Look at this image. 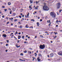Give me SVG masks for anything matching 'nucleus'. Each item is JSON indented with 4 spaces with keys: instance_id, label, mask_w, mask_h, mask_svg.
Listing matches in <instances>:
<instances>
[{
    "instance_id": "f8f14e48",
    "label": "nucleus",
    "mask_w": 62,
    "mask_h": 62,
    "mask_svg": "<svg viewBox=\"0 0 62 62\" xmlns=\"http://www.w3.org/2000/svg\"><path fill=\"white\" fill-rule=\"evenodd\" d=\"M25 27H26V28H28L29 27L28 26V25H27L25 26Z\"/></svg>"
},
{
    "instance_id": "69168bd1",
    "label": "nucleus",
    "mask_w": 62,
    "mask_h": 62,
    "mask_svg": "<svg viewBox=\"0 0 62 62\" xmlns=\"http://www.w3.org/2000/svg\"><path fill=\"white\" fill-rule=\"evenodd\" d=\"M22 17H24V15L22 16Z\"/></svg>"
},
{
    "instance_id": "a19ab883",
    "label": "nucleus",
    "mask_w": 62,
    "mask_h": 62,
    "mask_svg": "<svg viewBox=\"0 0 62 62\" xmlns=\"http://www.w3.org/2000/svg\"><path fill=\"white\" fill-rule=\"evenodd\" d=\"M2 17L3 18H4V16H2Z\"/></svg>"
},
{
    "instance_id": "e433bc0d",
    "label": "nucleus",
    "mask_w": 62,
    "mask_h": 62,
    "mask_svg": "<svg viewBox=\"0 0 62 62\" xmlns=\"http://www.w3.org/2000/svg\"><path fill=\"white\" fill-rule=\"evenodd\" d=\"M56 37H57V36H56L55 37H54V39H55V38H56Z\"/></svg>"
},
{
    "instance_id": "9b49d317",
    "label": "nucleus",
    "mask_w": 62,
    "mask_h": 62,
    "mask_svg": "<svg viewBox=\"0 0 62 62\" xmlns=\"http://www.w3.org/2000/svg\"><path fill=\"white\" fill-rule=\"evenodd\" d=\"M8 4L9 6H10V5H11V3L10 2H9L8 3Z\"/></svg>"
},
{
    "instance_id": "f3484780",
    "label": "nucleus",
    "mask_w": 62,
    "mask_h": 62,
    "mask_svg": "<svg viewBox=\"0 0 62 62\" xmlns=\"http://www.w3.org/2000/svg\"><path fill=\"white\" fill-rule=\"evenodd\" d=\"M23 53H27V51L26 50H25V51L23 52Z\"/></svg>"
},
{
    "instance_id": "338daca9",
    "label": "nucleus",
    "mask_w": 62,
    "mask_h": 62,
    "mask_svg": "<svg viewBox=\"0 0 62 62\" xmlns=\"http://www.w3.org/2000/svg\"><path fill=\"white\" fill-rule=\"evenodd\" d=\"M31 28H33V26H31Z\"/></svg>"
},
{
    "instance_id": "a18cd8bd",
    "label": "nucleus",
    "mask_w": 62,
    "mask_h": 62,
    "mask_svg": "<svg viewBox=\"0 0 62 62\" xmlns=\"http://www.w3.org/2000/svg\"><path fill=\"white\" fill-rule=\"evenodd\" d=\"M26 37H28V35H26Z\"/></svg>"
},
{
    "instance_id": "58836bf2",
    "label": "nucleus",
    "mask_w": 62,
    "mask_h": 62,
    "mask_svg": "<svg viewBox=\"0 0 62 62\" xmlns=\"http://www.w3.org/2000/svg\"><path fill=\"white\" fill-rule=\"evenodd\" d=\"M16 34H18V32H17V31H16Z\"/></svg>"
},
{
    "instance_id": "e2e57ef3",
    "label": "nucleus",
    "mask_w": 62,
    "mask_h": 62,
    "mask_svg": "<svg viewBox=\"0 0 62 62\" xmlns=\"http://www.w3.org/2000/svg\"><path fill=\"white\" fill-rule=\"evenodd\" d=\"M11 25H13V24L12 23L11 24Z\"/></svg>"
},
{
    "instance_id": "bf43d9fd",
    "label": "nucleus",
    "mask_w": 62,
    "mask_h": 62,
    "mask_svg": "<svg viewBox=\"0 0 62 62\" xmlns=\"http://www.w3.org/2000/svg\"><path fill=\"white\" fill-rule=\"evenodd\" d=\"M18 39H20V37H18Z\"/></svg>"
},
{
    "instance_id": "3c124183",
    "label": "nucleus",
    "mask_w": 62,
    "mask_h": 62,
    "mask_svg": "<svg viewBox=\"0 0 62 62\" xmlns=\"http://www.w3.org/2000/svg\"><path fill=\"white\" fill-rule=\"evenodd\" d=\"M45 33H48V32H47L46 31Z\"/></svg>"
},
{
    "instance_id": "774afa93",
    "label": "nucleus",
    "mask_w": 62,
    "mask_h": 62,
    "mask_svg": "<svg viewBox=\"0 0 62 62\" xmlns=\"http://www.w3.org/2000/svg\"><path fill=\"white\" fill-rule=\"evenodd\" d=\"M60 31V32H62V30Z\"/></svg>"
},
{
    "instance_id": "1a4fd4ad",
    "label": "nucleus",
    "mask_w": 62,
    "mask_h": 62,
    "mask_svg": "<svg viewBox=\"0 0 62 62\" xmlns=\"http://www.w3.org/2000/svg\"><path fill=\"white\" fill-rule=\"evenodd\" d=\"M3 36L5 38H6V34H3Z\"/></svg>"
},
{
    "instance_id": "c9c22d12",
    "label": "nucleus",
    "mask_w": 62,
    "mask_h": 62,
    "mask_svg": "<svg viewBox=\"0 0 62 62\" xmlns=\"http://www.w3.org/2000/svg\"><path fill=\"white\" fill-rule=\"evenodd\" d=\"M6 46H8V44H6Z\"/></svg>"
},
{
    "instance_id": "6ab92c4d",
    "label": "nucleus",
    "mask_w": 62,
    "mask_h": 62,
    "mask_svg": "<svg viewBox=\"0 0 62 62\" xmlns=\"http://www.w3.org/2000/svg\"><path fill=\"white\" fill-rule=\"evenodd\" d=\"M30 2L31 4H32V3H33V1H30Z\"/></svg>"
},
{
    "instance_id": "864d4df0",
    "label": "nucleus",
    "mask_w": 62,
    "mask_h": 62,
    "mask_svg": "<svg viewBox=\"0 0 62 62\" xmlns=\"http://www.w3.org/2000/svg\"><path fill=\"white\" fill-rule=\"evenodd\" d=\"M20 15H23V14H22V13H21V14H20Z\"/></svg>"
},
{
    "instance_id": "423d86ee",
    "label": "nucleus",
    "mask_w": 62,
    "mask_h": 62,
    "mask_svg": "<svg viewBox=\"0 0 62 62\" xmlns=\"http://www.w3.org/2000/svg\"><path fill=\"white\" fill-rule=\"evenodd\" d=\"M37 60H38V61L39 62L40 61V59H39V57H38V58L37 59Z\"/></svg>"
},
{
    "instance_id": "473e14b6",
    "label": "nucleus",
    "mask_w": 62,
    "mask_h": 62,
    "mask_svg": "<svg viewBox=\"0 0 62 62\" xmlns=\"http://www.w3.org/2000/svg\"><path fill=\"white\" fill-rule=\"evenodd\" d=\"M19 17L20 18H22V16H19Z\"/></svg>"
},
{
    "instance_id": "9d476101",
    "label": "nucleus",
    "mask_w": 62,
    "mask_h": 62,
    "mask_svg": "<svg viewBox=\"0 0 62 62\" xmlns=\"http://www.w3.org/2000/svg\"><path fill=\"white\" fill-rule=\"evenodd\" d=\"M47 23H50V20H47Z\"/></svg>"
},
{
    "instance_id": "09e8293b",
    "label": "nucleus",
    "mask_w": 62,
    "mask_h": 62,
    "mask_svg": "<svg viewBox=\"0 0 62 62\" xmlns=\"http://www.w3.org/2000/svg\"><path fill=\"white\" fill-rule=\"evenodd\" d=\"M39 18H40V17H38V19H39Z\"/></svg>"
},
{
    "instance_id": "4c0bfd02",
    "label": "nucleus",
    "mask_w": 62,
    "mask_h": 62,
    "mask_svg": "<svg viewBox=\"0 0 62 62\" xmlns=\"http://www.w3.org/2000/svg\"><path fill=\"white\" fill-rule=\"evenodd\" d=\"M22 20H23V21H24V18H22Z\"/></svg>"
},
{
    "instance_id": "603ef678",
    "label": "nucleus",
    "mask_w": 62,
    "mask_h": 62,
    "mask_svg": "<svg viewBox=\"0 0 62 62\" xmlns=\"http://www.w3.org/2000/svg\"><path fill=\"white\" fill-rule=\"evenodd\" d=\"M6 52H8V50H6Z\"/></svg>"
},
{
    "instance_id": "de8ad7c7",
    "label": "nucleus",
    "mask_w": 62,
    "mask_h": 62,
    "mask_svg": "<svg viewBox=\"0 0 62 62\" xmlns=\"http://www.w3.org/2000/svg\"><path fill=\"white\" fill-rule=\"evenodd\" d=\"M0 43L1 44H3V43L2 42H0Z\"/></svg>"
},
{
    "instance_id": "0eeeda50",
    "label": "nucleus",
    "mask_w": 62,
    "mask_h": 62,
    "mask_svg": "<svg viewBox=\"0 0 62 62\" xmlns=\"http://www.w3.org/2000/svg\"><path fill=\"white\" fill-rule=\"evenodd\" d=\"M50 57H53V56H54V54L53 53H51L50 54Z\"/></svg>"
},
{
    "instance_id": "7ed1b4c3",
    "label": "nucleus",
    "mask_w": 62,
    "mask_h": 62,
    "mask_svg": "<svg viewBox=\"0 0 62 62\" xmlns=\"http://www.w3.org/2000/svg\"><path fill=\"white\" fill-rule=\"evenodd\" d=\"M45 47V45H44V44L43 45H40L39 46V48L40 49H43Z\"/></svg>"
},
{
    "instance_id": "393cba45",
    "label": "nucleus",
    "mask_w": 62,
    "mask_h": 62,
    "mask_svg": "<svg viewBox=\"0 0 62 62\" xmlns=\"http://www.w3.org/2000/svg\"><path fill=\"white\" fill-rule=\"evenodd\" d=\"M38 26H39V23H37Z\"/></svg>"
},
{
    "instance_id": "4be33fe9",
    "label": "nucleus",
    "mask_w": 62,
    "mask_h": 62,
    "mask_svg": "<svg viewBox=\"0 0 62 62\" xmlns=\"http://www.w3.org/2000/svg\"><path fill=\"white\" fill-rule=\"evenodd\" d=\"M58 20H57L56 22V23H58Z\"/></svg>"
},
{
    "instance_id": "aec40b11",
    "label": "nucleus",
    "mask_w": 62,
    "mask_h": 62,
    "mask_svg": "<svg viewBox=\"0 0 62 62\" xmlns=\"http://www.w3.org/2000/svg\"><path fill=\"white\" fill-rule=\"evenodd\" d=\"M4 10L5 11V12L7 11V9H5Z\"/></svg>"
},
{
    "instance_id": "2eb2a0df",
    "label": "nucleus",
    "mask_w": 62,
    "mask_h": 62,
    "mask_svg": "<svg viewBox=\"0 0 62 62\" xmlns=\"http://www.w3.org/2000/svg\"><path fill=\"white\" fill-rule=\"evenodd\" d=\"M2 8H5V6H2Z\"/></svg>"
},
{
    "instance_id": "2f4dec72",
    "label": "nucleus",
    "mask_w": 62,
    "mask_h": 62,
    "mask_svg": "<svg viewBox=\"0 0 62 62\" xmlns=\"http://www.w3.org/2000/svg\"><path fill=\"white\" fill-rule=\"evenodd\" d=\"M18 37H20V38H21V36L19 35L18 36Z\"/></svg>"
},
{
    "instance_id": "c85d7f7f",
    "label": "nucleus",
    "mask_w": 62,
    "mask_h": 62,
    "mask_svg": "<svg viewBox=\"0 0 62 62\" xmlns=\"http://www.w3.org/2000/svg\"><path fill=\"white\" fill-rule=\"evenodd\" d=\"M40 36L41 38H43V36L42 35H40Z\"/></svg>"
},
{
    "instance_id": "39448f33",
    "label": "nucleus",
    "mask_w": 62,
    "mask_h": 62,
    "mask_svg": "<svg viewBox=\"0 0 62 62\" xmlns=\"http://www.w3.org/2000/svg\"><path fill=\"white\" fill-rule=\"evenodd\" d=\"M58 54L59 55H62V51H60L58 52Z\"/></svg>"
},
{
    "instance_id": "ea45409f",
    "label": "nucleus",
    "mask_w": 62,
    "mask_h": 62,
    "mask_svg": "<svg viewBox=\"0 0 62 62\" xmlns=\"http://www.w3.org/2000/svg\"><path fill=\"white\" fill-rule=\"evenodd\" d=\"M16 47H17V48H19V47H18V45H16Z\"/></svg>"
},
{
    "instance_id": "79ce46f5",
    "label": "nucleus",
    "mask_w": 62,
    "mask_h": 62,
    "mask_svg": "<svg viewBox=\"0 0 62 62\" xmlns=\"http://www.w3.org/2000/svg\"><path fill=\"white\" fill-rule=\"evenodd\" d=\"M35 9H38V8L37 7L36 8V7H35Z\"/></svg>"
},
{
    "instance_id": "4468645a",
    "label": "nucleus",
    "mask_w": 62,
    "mask_h": 62,
    "mask_svg": "<svg viewBox=\"0 0 62 62\" xmlns=\"http://www.w3.org/2000/svg\"><path fill=\"white\" fill-rule=\"evenodd\" d=\"M15 15H16V14H15V13H13V16H15Z\"/></svg>"
},
{
    "instance_id": "f03ea898",
    "label": "nucleus",
    "mask_w": 62,
    "mask_h": 62,
    "mask_svg": "<svg viewBox=\"0 0 62 62\" xmlns=\"http://www.w3.org/2000/svg\"><path fill=\"white\" fill-rule=\"evenodd\" d=\"M50 15L52 17V18H55L56 16V14L54 12H50Z\"/></svg>"
},
{
    "instance_id": "0e129e2a",
    "label": "nucleus",
    "mask_w": 62,
    "mask_h": 62,
    "mask_svg": "<svg viewBox=\"0 0 62 62\" xmlns=\"http://www.w3.org/2000/svg\"><path fill=\"white\" fill-rule=\"evenodd\" d=\"M50 42H51V43H53V41H51Z\"/></svg>"
},
{
    "instance_id": "20e7f679",
    "label": "nucleus",
    "mask_w": 62,
    "mask_h": 62,
    "mask_svg": "<svg viewBox=\"0 0 62 62\" xmlns=\"http://www.w3.org/2000/svg\"><path fill=\"white\" fill-rule=\"evenodd\" d=\"M60 3H58L57 5V8H60Z\"/></svg>"
},
{
    "instance_id": "37998d69",
    "label": "nucleus",
    "mask_w": 62,
    "mask_h": 62,
    "mask_svg": "<svg viewBox=\"0 0 62 62\" xmlns=\"http://www.w3.org/2000/svg\"><path fill=\"white\" fill-rule=\"evenodd\" d=\"M10 14H11V11H10Z\"/></svg>"
},
{
    "instance_id": "dca6fc26",
    "label": "nucleus",
    "mask_w": 62,
    "mask_h": 62,
    "mask_svg": "<svg viewBox=\"0 0 62 62\" xmlns=\"http://www.w3.org/2000/svg\"><path fill=\"white\" fill-rule=\"evenodd\" d=\"M31 21H33V22H34V21H35V20H34L33 19H32L31 20Z\"/></svg>"
},
{
    "instance_id": "4d7b16f0",
    "label": "nucleus",
    "mask_w": 62,
    "mask_h": 62,
    "mask_svg": "<svg viewBox=\"0 0 62 62\" xmlns=\"http://www.w3.org/2000/svg\"><path fill=\"white\" fill-rule=\"evenodd\" d=\"M26 43V42L25 41L24 42V43Z\"/></svg>"
},
{
    "instance_id": "f704fd0d",
    "label": "nucleus",
    "mask_w": 62,
    "mask_h": 62,
    "mask_svg": "<svg viewBox=\"0 0 62 62\" xmlns=\"http://www.w3.org/2000/svg\"><path fill=\"white\" fill-rule=\"evenodd\" d=\"M20 42V40H18V41H17V43H19Z\"/></svg>"
},
{
    "instance_id": "7c9ffc66",
    "label": "nucleus",
    "mask_w": 62,
    "mask_h": 62,
    "mask_svg": "<svg viewBox=\"0 0 62 62\" xmlns=\"http://www.w3.org/2000/svg\"><path fill=\"white\" fill-rule=\"evenodd\" d=\"M39 56H41V55L40 54H39Z\"/></svg>"
},
{
    "instance_id": "a211bd4d",
    "label": "nucleus",
    "mask_w": 62,
    "mask_h": 62,
    "mask_svg": "<svg viewBox=\"0 0 62 62\" xmlns=\"http://www.w3.org/2000/svg\"><path fill=\"white\" fill-rule=\"evenodd\" d=\"M34 54H35V56H36L37 55V54H36V53H35Z\"/></svg>"
},
{
    "instance_id": "72a5a7b5",
    "label": "nucleus",
    "mask_w": 62,
    "mask_h": 62,
    "mask_svg": "<svg viewBox=\"0 0 62 62\" xmlns=\"http://www.w3.org/2000/svg\"><path fill=\"white\" fill-rule=\"evenodd\" d=\"M7 41L8 43V42H9V41H8V40H7Z\"/></svg>"
},
{
    "instance_id": "49530a36",
    "label": "nucleus",
    "mask_w": 62,
    "mask_h": 62,
    "mask_svg": "<svg viewBox=\"0 0 62 62\" xmlns=\"http://www.w3.org/2000/svg\"><path fill=\"white\" fill-rule=\"evenodd\" d=\"M29 8H31V6H30L29 7Z\"/></svg>"
},
{
    "instance_id": "b1692460",
    "label": "nucleus",
    "mask_w": 62,
    "mask_h": 62,
    "mask_svg": "<svg viewBox=\"0 0 62 62\" xmlns=\"http://www.w3.org/2000/svg\"><path fill=\"white\" fill-rule=\"evenodd\" d=\"M62 11V9H61L60 10H59V12H60V13Z\"/></svg>"
},
{
    "instance_id": "052dcab7",
    "label": "nucleus",
    "mask_w": 62,
    "mask_h": 62,
    "mask_svg": "<svg viewBox=\"0 0 62 62\" xmlns=\"http://www.w3.org/2000/svg\"><path fill=\"white\" fill-rule=\"evenodd\" d=\"M55 32H54V34H55V35H56V33H55Z\"/></svg>"
},
{
    "instance_id": "cd10ccee",
    "label": "nucleus",
    "mask_w": 62,
    "mask_h": 62,
    "mask_svg": "<svg viewBox=\"0 0 62 62\" xmlns=\"http://www.w3.org/2000/svg\"><path fill=\"white\" fill-rule=\"evenodd\" d=\"M29 49L30 50H32V48H29Z\"/></svg>"
},
{
    "instance_id": "6e6552de",
    "label": "nucleus",
    "mask_w": 62,
    "mask_h": 62,
    "mask_svg": "<svg viewBox=\"0 0 62 62\" xmlns=\"http://www.w3.org/2000/svg\"><path fill=\"white\" fill-rule=\"evenodd\" d=\"M29 16V14H28L27 15H25V17L26 18H28Z\"/></svg>"
},
{
    "instance_id": "412c9836",
    "label": "nucleus",
    "mask_w": 62,
    "mask_h": 62,
    "mask_svg": "<svg viewBox=\"0 0 62 62\" xmlns=\"http://www.w3.org/2000/svg\"><path fill=\"white\" fill-rule=\"evenodd\" d=\"M36 4H37L38 3H39V1H38V2H37V1H36Z\"/></svg>"
},
{
    "instance_id": "c756f323",
    "label": "nucleus",
    "mask_w": 62,
    "mask_h": 62,
    "mask_svg": "<svg viewBox=\"0 0 62 62\" xmlns=\"http://www.w3.org/2000/svg\"><path fill=\"white\" fill-rule=\"evenodd\" d=\"M40 22H42V19H40Z\"/></svg>"
},
{
    "instance_id": "13d9d810",
    "label": "nucleus",
    "mask_w": 62,
    "mask_h": 62,
    "mask_svg": "<svg viewBox=\"0 0 62 62\" xmlns=\"http://www.w3.org/2000/svg\"><path fill=\"white\" fill-rule=\"evenodd\" d=\"M28 39H30V37H28Z\"/></svg>"
},
{
    "instance_id": "5701e85b",
    "label": "nucleus",
    "mask_w": 62,
    "mask_h": 62,
    "mask_svg": "<svg viewBox=\"0 0 62 62\" xmlns=\"http://www.w3.org/2000/svg\"><path fill=\"white\" fill-rule=\"evenodd\" d=\"M24 36H23L22 37V38H23V39H24Z\"/></svg>"
},
{
    "instance_id": "680f3d73",
    "label": "nucleus",
    "mask_w": 62,
    "mask_h": 62,
    "mask_svg": "<svg viewBox=\"0 0 62 62\" xmlns=\"http://www.w3.org/2000/svg\"><path fill=\"white\" fill-rule=\"evenodd\" d=\"M47 56L48 57H49V55H47Z\"/></svg>"
},
{
    "instance_id": "5fc2aeb1",
    "label": "nucleus",
    "mask_w": 62,
    "mask_h": 62,
    "mask_svg": "<svg viewBox=\"0 0 62 62\" xmlns=\"http://www.w3.org/2000/svg\"><path fill=\"white\" fill-rule=\"evenodd\" d=\"M56 27H58V25H56Z\"/></svg>"
},
{
    "instance_id": "f257e3e1",
    "label": "nucleus",
    "mask_w": 62,
    "mask_h": 62,
    "mask_svg": "<svg viewBox=\"0 0 62 62\" xmlns=\"http://www.w3.org/2000/svg\"><path fill=\"white\" fill-rule=\"evenodd\" d=\"M44 4L45 5H44V6H43V9L44 10H49V8L47 6L45 5H46V3H44Z\"/></svg>"
},
{
    "instance_id": "8fccbe9b",
    "label": "nucleus",
    "mask_w": 62,
    "mask_h": 62,
    "mask_svg": "<svg viewBox=\"0 0 62 62\" xmlns=\"http://www.w3.org/2000/svg\"><path fill=\"white\" fill-rule=\"evenodd\" d=\"M8 9L9 10H11V9H10V8H9Z\"/></svg>"
},
{
    "instance_id": "bb28decb",
    "label": "nucleus",
    "mask_w": 62,
    "mask_h": 62,
    "mask_svg": "<svg viewBox=\"0 0 62 62\" xmlns=\"http://www.w3.org/2000/svg\"><path fill=\"white\" fill-rule=\"evenodd\" d=\"M17 21V19H15V20H14V22H15Z\"/></svg>"
},
{
    "instance_id": "a878e982",
    "label": "nucleus",
    "mask_w": 62,
    "mask_h": 62,
    "mask_svg": "<svg viewBox=\"0 0 62 62\" xmlns=\"http://www.w3.org/2000/svg\"><path fill=\"white\" fill-rule=\"evenodd\" d=\"M20 55L23 56V53H21L20 54Z\"/></svg>"
},
{
    "instance_id": "ddd939ff",
    "label": "nucleus",
    "mask_w": 62,
    "mask_h": 62,
    "mask_svg": "<svg viewBox=\"0 0 62 62\" xmlns=\"http://www.w3.org/2000/svg\"><path fill=\"white\" fill-rule=\"evenodd\" d=\"M19 28H22V25H20V27H19V26H18Z\"/></svg>"
},
{
    "instance_id": "c03bdc74",
    "label": "nucleus",
    "mask_w": 62,
    "mask_h": 62,
    "mask_svg": "<svg viewBox=\"0 0 62 62\" xmlns=\"http://www.w3.org/2000/svg\"><path fill=\"white\" fill-rule=\"evenodd\" d=\"M21 32H19L18 33V34H19V35H20L21 34Z\"/></svg>"
},
{
    "instance_id": "6e6d98bb",
    "label": "nucleus",
    "mask_w": 62,
    "mask_h": 62,
    "mask_svg": "<svg viewBox=\"0 0 62 62\" xmlns=\"http://www.w3.org/2000/svg\"><path fill=\"white\" fill-rule=\"evenodd\" d=\"M38 51H38V50H37V51L36 53H38Z\"/></svg>"
}]
</instances>
